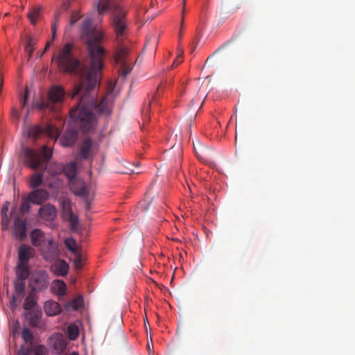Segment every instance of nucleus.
Wrapping results in <instances>:
<instances>
[{"mask_svg":"<svg viewBox=\"0 0 355 355\" xmlns=\"http://www.w3.org/2000/svg\"><path fill=\"white\" fill-rule=\"evenodd\" d=\"M81 37L86 43L89 55V65L82 64L74 53V44H64L53 55V60L58 69L78 78L74 85L71 97H79L78 103L69 112L70 119L80 126L84 132H89L96 124V118L92 112L94 108L101 114H109V103L103 99L98 104L96 99L89 96L90 92L99 81V72L103 67L104 49L98 44L102 38L94 28L92 21L86 19L81 26Z\"/></svg>","mask_w":355,"mask_h":355,"instance_id":"obj_1","label":"nucleus"},{"mask_svg":"<svg viewBox=\"0 0 355 355\" xmlns=\"http://www.w3.org/2000/svg\"><path fill=\"white\" fill-rule=\"evenodd\" d=\"M128 6L122 1L112 0V62L118 77L112 80V94L119 90L132 72L134 62L130 56L131 42L129 38L131 21L128 17Z\"/></svg>","mask_w":355,"mask_h":355,"instance_id":"obj_2","label":"nucleus"},{"mask_svg":"<svg viewBox=\"0 0 355 355\" xmlns=\"http://www.w3.org/2000/svg\"><path fill=\"white\" fill-rule=\"evenodd\" d=\"M52 151L44 146L41 152L38 153L30 148H25L24 156L26 163L33 169L40 168V173H33L30 178V187L33 189H38L43 182V175L46 168V163L51 159Z\"/></svg>","mask_w":355,"mask_h":355,"instance_id":"obj_3","label":"nucleus"},{"mask_svg":"<svg viewBox=\"0 0 355 355\" xmlns=\"http://www.w3.org/2000/svg\"><path fill=\"white\" fill-rule=\"evenodd\" d=\"M65 94V90L62 86L53 85L49 90L47 100L40 101L37 103V107L41 110L45 109L53 110L55 104L63 102Z\"/></svg>","mask_w":355,"mask_h":355,"instance_id":"obj_4","label":"nucleus"},{"mask_svg":"<svg viewBox=\"0 0 355 355\" xmlns=\"http://www.w3.org/2000/svg\"><path fill=\"white\" fill-rule=\"evenodd\" d=\"M49 282L50 278L46 271L37 270L32 275L29 286L33 291H42L48 288Z\"/></svg>","mask_w":355,"mask_h":355,"instance_id":"obj_5","label":"nucleus"},{"mask_svg":"<svg viewBox=\"0 0 355 355\" xmlns=\"http://www.w3.org/2000/svg\"><path fill=\"white\" fill-rule=\"evenodd\" d=\"M60 202L63 219L70 223L72 229H76L78 225V218L72 212L70 200L67 198L63 197L60 199Z\"/></svg>","mask_w":355,"mask_h":355,"instance_id":"obj_6","label":"nucleus"},{"mask_svg":"<svg viewBox=\"0 0 355 355\" xmlns=\"http://www.w3.org/2000/svg\"><path fill=\"white\" fill-rule=\"evenodd\" d=\"M67 340L61 333L53 334L49 338V345L56 354L62 353L67 347Z\"/></svg>","mask_w":355,"mask_h":355,"instance_id":"obj_7","label":"nucleus"},{"mask_svg":"<svg viewBox=\"0 0 355 355\" xmlns=\"http://www.w3.org/2000/svg\"><path fill=\"white\" fill-rule=\"evenodd\" d=\"M42 132H44L47 136L51 139H56L59 135V130L52 125H48L44 130L40 127L35 125L30 127L28 131V137L37 138Z\"/></svg>","mask_w":355,"mask_h":355,"instance_id":"obj_8","label":"nucleus"},{"mask_svg":"<svg viewBox=\"0 0 355 355\" xmlns=\"http://www.w3.org/2000/svg\"><path fill=\"white\" fill-rule=\"evenodd\" d=\"M47 245L42 249V254L46 261H51L60 255L58 244L53 239H48Z\"/></svg>","mask_w":355,"mask_h":355,"instance_id":"obj_9","label":"nucleus"},{"mask_svg":"<svg viewBox=\"0 0 355 355\" xmlns=\"http://www.w3.org/2000/svg\"><path fill=\"white\" fill-rule=\"evenodd\" d=\"M95 153V147L93 141L87 138L84 139L80 146L78 157L82 159H89Z\"/></svg>","mask_w":355,"mask_h":355,"instance_id":"obj_10","label":"nucleus"},{"mask_svg":"<svg viewBox=\"0 0 355 355\" xmlns=\"http://www.w3.org/2000/svg\"><path fill=\"white\" fill-rule=\"evenodd\" d=\"M12 234L13 237L19 240H23L26 236V223L24 219L17 217L14 220Z\"/></svg>","mask_w":355,"mask_h":355,"instance_id":"obj_11","label":"nucleus"},{"mask_svg":"<svg viewBox=\"0 0 355 355\" xmlns=\"http://www.w3.org/2000/svg\"><path fill=\"white\" fill-rule=\"evenodd\" d=\"M57 209L54 205L47 203L40 208L38 214L42 220L51 222L57 217Z\"/></svg>","mask_w":355,"mask_h":355,"instance_id":"obj_12","label":"nucleus"},{"mask_svg":"<svg viewBox=\"0 0 355 355\" xmlns=\"http://www.w3.org/2000/svg\"><path fill=\"white\" fill-rule=\"evenodd\" d=\"M49 193L44 189H33L28 195L30 201L35 205H41L49 199Z\"/></svg>","mask_w":355,"mask_h":355,"instance_id":"obj_13","label":"nucleus"},{"mask_svg":"<svg viewBox=\"0 0 355 355\" xmlns=\"http://www.w3.org/2000/svg\"><path fill=\"white\" fill-rule=\"evenodd\" d=\"M25 280L16 279L14 283L16 295H12L10 302V307L14 310L17 307V297H21L25 291Z\"/></svg>","mask_w":355,"mask_h":355,"instance_id":"obj_14","label":"nucleus"},{"mask_svg":"<svg viewBox=\"0 0 355 355\" xmlns=\"http://www.w3.org/2000/svg\"><path fill=\"white\" fill-rule=\"evenodd\" d=\"M70 189L71 191L78 196L87 198L88 191L85 183L80 180H73L70 182Z\"/></svg>","mask_w":355,"mask_h":355,"instance_id":"obj_15","label":"nucleus"},{"mask_svg":"<svg viewBox=\"0 0 355 355\" xmlns=\"http://www.w3.org/2000/svg\"><path fill=\"white\" fill-rule=\"evenodd\" d=\"M34 254V249L32 248L31 246L26 245V244H21L18 250V259L19 262L21 264L22 263H27L29 261V259L33 256Z\"/></svg>","mask_w":355,"mask_h":355,"instance_id":"obj_16","label":"nucleus"},{"mask_svg":"<svg viewBox=\"0 0 355 355\" xmlns=\"http://www.w3.org/2000/svg\"><path fill=\"white\" fill-rule=\"evenodd\" d=\"M78 130L76 128H71L67 130L60 139V142L63 146H71L75 144L78 139Z\"/></svg>","mask_w":355,"mask_h":355,"instance_id":"obj_17","label":"nucleus"},{"mask_svg":"<svg viewBox=\"0 0 355 355\" xmlns=\"http://www.w3.org/2000/svg\"><path fill=\"white\" fill-rule=\"evenodd\" d=\"M31 243L35 247H42L48 241L45 234L40 229H34L30 234Z\"/></svg>","mask_w":355,"mask_h":355,"instance_id":"obj_18","label":"nucleus"},{"mask_svg":"<svg viewBox=\"0 0 355 355\" xmlns=\"http://www.w3.org/2000/svg\"><path fill=\"white\" fill-rule=\"evenodd\" d=\"M51 270L57 276H65L69 271V265L64 260H58L51 266Z\"/></svg>","mask_w":355,"mask_h":355,"instance_id":"obj_19","label":"nucleus"},{"mask_svg":"<svg viewBox=\"0 0 355 355\" xmlns=\"http://www.w3.org/2000/svg\"><path fill=\"white\" fill-rule=\"evenodd\" d=\"M112 170L115 173L119 174H131V173H139V172L135 171V169L130 168L128 165L123 164L121 160L118 158L114 159V162L112 164Z\"/></svg>","mask_w":355,"mask_h":355,"instance_id":"obj_20","label":"nucleus"},{"mask_svg":"<svg viewBox=\"0 0 355 355\" xmlns=\"http://www.w3.org/2000/svg\"><path fill=\"white\" fill-rule=\"evenodd\" d=\"M42 311L39 309H33L25 313V317L28 324L33 327H37L41 322Z\"/></svg>","mask_w":355,"mask_h":355,"instance_id":"obj_21","label":"nucleus"},{"mask_svg":"<svg viewBox=\"0 0 355 355\" xmlns=\"http://www.w3.org/2000/svg\"><path fill=\"white\" fill-rule=\"evenodd\" d=\"M44 311L48 316H54L59 314L62 309L58 302L53 300H48L44 305Z\"/></svg>","mask_w":355,"mask_h":355,"instance_id":"obj_22","label":"nucleus"},{"mask_svg":"<svg viewBox=\"0 0 355 355\" xmlns=\"http://www.w3.org/2000/svg\"><path fill=\"white\" fill-rule=\"evenodd\" d=\"M115 350L117 352H121L129 348L126 338L123 333H119L114 338Z\"/></svg>","mask_w":355,"mask_h":355,"instance_id":"obj_23","label":"nucleus"},{"mask_svg":"<svg viewBox=\"0 0 355 355\" xmlns=\"http://www.w3.org/2000/svg\"><path fill=\"white\" fill-rule=\"evenodd\" d=\"M59 171H62L65 175L69 178L70 182L76 179V164L75 162H70L64 166H59Z\"/></svg>","mask_w":355,"mask_h":355,"instance_id":"obj_24","label":"nucleus"},{"mask_svg":"<svg viewBox=\"0 0 355 355\" xmlns=\"http://www.w3.org/2000/svg\"><path fill=\"white\" fill-rule=\"evenodd\" d=\"M51 291L56 295L64 296L67 291V285L62 280H55L52 283Z\"/></svg>","mask_w":355,"mask_h":355,"instance_id":"obj_25","label":"nucleus"},{"mask_svg":"<svg viewBox=\"0 0 355 355\" xmlns=\"http://www.w3.org/2000/svg\"><path fill=\"white\" fill-rule=\"evenodd\" d=\"M16 275H17V279H26L29 275V268L27 263H18L16 266Z\"/></svg>","mask_w":355,"mask_h":355,"instance_id":"obj_26","label":"nucleus"},{"mask_svg":"<svg viewBox=\"0 0 355 355\" xmlns=\"http://www.w3.org/2000/svg\"><path fill=\"white\" fill-rule=\"evenodd\" d=\"M67 334L71 340H75L79 336V328L75 324H69L67 328Z\"/></svg>","mask_w":355,"mask_h":355,"instance_id":"obj_27","label":"nucleus"},{"mask_svg":"<svg viewBox=\"0 0 355 355\" xmlns=\"http://www.w3.org/2000/svg\"><path fill=\"white\" fill-rule=\"evenodd\" d=\"M42 10L41 6H36L31 9L28 15V17L32 24H35L38 17H40V12Z\"/></svg>","mask_w":355,"mask_h":355,"instance_id":"obj_28","label":"nucleus"},{"mask_svg":"<svg viewBox=\"0 0 355 355\" xmlns=\"http://www.w3.org/2000/svg\"><path fill=\"white\" fill-rule=\"evenodd\" d=\"M36 304V300L35 299V296L33 294L28 295L24 302L23 307L27 311L33 310V307Z\"/></svg>","mask_w":355,"mask_h":355,"instance_id":"obj_29","label":"nucleus"},{"mask_svg":"<svg viewBox=\"0 0 355 355\" xmlns=\"http://www.w3.org/2000/svg\"><path fill=\"white\" fill-rule=\"evenodd\" d=\"M110 6V0H100L98 3V11L100 14H104L109 11Z\"/></svg>","mask_w":355,"mask_h":355,"instance_id":"obj_30","label":"nucleus"},{"mask_svg":"<svg viewBox=\"0 0 355 355\" xmlns=\"http://www.w3.org/2000/svg\"><path fill=\"white\" fill-rule=\"evenodd\" d=\"M151 101H148V103H146L142 108V116H143V120H144V124L143 126H144L149 121L150 119V110L151 107Z\"/></svg>","mask_w":355,"mask_h":355,"instance_id":"obj_31","label":"nucleus"},{"mask_svg":"<svg viewBox=\"0 0 355 355\" xmlns=\"http://www.w3.org/2000/svg\"><path fill=\"white\" fill-rule=\"evenodd\" d=\"M21 338L26 343L32 344L33 342V333L27 327H24L21 331Z\"/></svg>","mask_w":355,"mask_h":355,"instance_id":"obj_32","label":"nucleus"},{"mask_svg":"<svg viewBox=\"0 0 355 355\" xmlns=\"http://www.w3.org/2000/svg\"><path fill=\"white\" fill-rule=\"evenodd\" d=\"M36 44V40L32 37H28L27 40L26 45V51L29 54V56L31 55L32 53L34 51V46Z\"/></svg>","mask_w":355,"mask_h":355,"instance_id":"obj_33","label":"nucleus"},{"mask_svg":"<svg viewBox=\"0 0 355 355\" xmlns=\"http://www.w3.org/2000/svg\"><path fill=\"white\" fill-rule=\"evenodd\" d=\"M59 17H60V12H58L55 17L54 20L53 21L51 24V33L53 39L55 37L58 24L59 22Z\"/></svg>","mask_w":355,"mask_h":355,"instance_id":"obj_34","label":"nucleus"},{"mask_svg":"<svg viewBox=\"0 0 355 355\" xmlns=\"http://www.w3.org/2000/svg\"><path fill=\"white\" fill-rule=\"evenodd\" d=\"M10 218L8 215H1V229L7 230L9 227Z\"/></svg>","mask_w":355,"mask_h":355,"instance_id":"obj_35","label":"nucleus"},{"mask_svg":"<svg viewBox=\"0 0 355 355\" xmlns=\"http://www.w3.org/2000/svg\"><path fill=\"white\" fill-rule=\"evenodd\" d=\"M31 201L28 199L27 200H24L21 202V207H20V210L21 212H28L31 208Z\"/></svg>","mask_w":355,"mask_h":355,"instance_id":"obj_36","label":"nucleus"},{"mask_svg":"<svg viewBox=\"0 0 355 355\" xmlns=\"http://www.w3.org/2000/svg\"><path fill=\"white\" fill-rule=\"evenodd\" d=\"M83 300L81 297H77L72 300L71 306L73 309L77 310L83 306Z\"/></svg>","mask_w":355,"mask_h":355,"instance_id":"obj_37","label":"nucleus"},{"mask_svg":"<svg viewBox=\"0 0 355 355\" xmlns=\"http://www.w3.org/2000/svg\"><path fill=\"white\" fill-rule=\"evenodd\" d=\"M34 355H47L46 348L42 345H37L33 349Z\"/></svg>","mask_w":355,"mask_h":355,"instance_id":"obj_38","label":"nucleus"},{"mask_svg":"<svg viewBox=\"0 0 355 355\" xmlns=\"http://www.w3.org/2000/svg\"><path fill=\"white\" fill-rule=\"evenodd\" d=\"M33 352V349L32 348L21 345L19 350V355H31Z\"/></svg>","mask_w":355,"mask_h":355,"instance_id":"obj_39","label":"nucleus"},{"mask_svg":"<svg viewBox=\"0 0 355 355\" xmlns=\"http://www.w3.org/2000/svg\"><path fill=\"white\" fill-rule=\"evenodd\" d=\"M65 245H67V248L70 251H71L73 252H74L76 251V248L73 247L74 245H76V242H75L74 240H73V239H71V240L67 239L65 241Z\"/></svg>","mask_w":355,"mask_h":355,"instance_id":"obj_40","label":"nucleus"},{"mask_svg":"<svg viewBox=\"0 0 355 355\" xmlns=\"http://www.w3.org/2000/svg\"><path fill=\"white\" fill-rule=\"evenodd\" d=\"M10 202L8 201H6L4 202L1 210V215H8V211L9 209Z\"/></svg>","mask_w":355,"mask_h":355,"instance_id":"obj_41","label":"nucleus"},{"mask_svg":"<svg viewBox=\"0 0 355 355\" xmlns=\"http://www.w3.org/2000/svg\"><path fill=\"white\" fill-rule=\"evenodd\" d=\"M27 99H28V92H27V90H26L24 94V96H23V98L21 100V107L22 108H24L26 104V102H27Z\"/></svg>","mask_w":355,"mask_h":355,"instance_id":"obj_42","label":"nucleus"},{"mask_svg":"<svg viewBox=\"0 0 355 355\" xmlns=\"http://www.w3.org/2000/svg\"><path fill=\"white\" fill-rule=\"evenodd\" d=\"M79 19V17L76 14H73L70 18V24L73 26Z\"/></svg>","mask_w":355,"mask_h":355,"instance_id":"obj_43","label":"nucleus"},{"mask_svg":"<svg viewBox=\"0 0 355 355\" xmlns=\"http://www.w3.org/2000/svg\"><path fill=\"white\" fill-rule=\"evenodd\" d=\"M182 60H183L182 56L181 55H180L178 57L176 58L175 60L173 62L171 67H173L174 66L179 64L180 63H181L182 62Z\"/></svg>","mask_w":355,"mask_h":355,"instance_id":"obj_44","label":"nucleus"},{"mask_svg":"<svg viewBox=\"0 0 355 355\" xmlns=\"http://www.w3.org/2000/svg\"><path fill=\"white\" fill-rule=\"evenodd\" d=\"M19 322H18V321H16V322L14 323V324H13V326H12V330H11L12 334H13V336H15V334L17 333V328H18V327H19Z\"/></svg>","mask_w":355,"mask_h":355,"instance_id":"obj_45","label":"nucleus"},{"mask_svg":"<svg viewBox=\"0 0 355 355\" xmlns=\"http://www.w3.org/2000/svg\"><path fill=\"white\" fill-rule=\"evenodd\" d=\"M230 43V41L226 42L225 44H224L223 45H222L220 47H219L213 54L211 56L214 55L215 54H216L217 53H218L219 51H220L222 49H223L226 46H227Z\"/></svg>","mask_w":355,"mask_h":355,"instance_id":"obj_46","label":"nucleus"},{"mask_svg":"<svg viewBox=\"0 0 355 355\" xmlns=\"http://www.w3.org/2000/svg\"><path fill=\"white\" fill-rule=\"evenodd\" d=\"M85 198V210L89 211L90 209V202L87 198Z\"/></svg>","mask_w":355,"mask_h":355,"instance_id":"obj_47","label":"nucleus"},{"mask_svg":"<svg viewBox=\"0 0 355 355\" xmlns=\"http://www.w3.org/2000/svg\"><path fill=\"white\" fill-rule=\"evenodd\" d=\"M117 320L119 321V324H120V323L122 322V314L120 312L117 314Z\"/></svg>","mask_w":355,"mask_h":355,"instance_id":"obj_48","label":"nucleus"},{"mask_svg":"<svg viewBox=\"0 0 355 355\" xmlns=\"http://www.w3.org/2000/svg\"><path fill=\"white\" fill-rule=\"evenodd\" d=\"M51 42H48V43L46 44L45 49H44V51L42 52V55L45 53V51H46L49 48V46H51Z\"/></svg>","mask_w":355,"mask_h":355,"instance_id":"obj_49","label":"nucleus"},{"mask_svg":"<svg viewBox=\"0 0 355 355\" xmlns=\"http://www.w3.org/2000/svg\"><path fill=\"white\" fill-rule=\"evenodd\" d=\"M4 286L6 287V294H8V282L4 283Z\"/></svg>","mask_w":355,"mask_h":355,"instance_id":"obj_50","label":"nucleus"},{"mask_svg":"<svg viewBox=\"0 0 355 355\" xmlns=\"http://www.w3.org/2000/svg\"><path fill=\"white\" fill-rule=\"evenodd\" d=\"M12 115L15 116L16 117H18V112L16 110H13Z\"/></svg>","mask_w":355,"mask_h":355,"instance_id":"obj_51","label":"nucleus"},{"mask_svg":"<svg viewBox=\"0 0 355 355\" xmlns=\"http://www.w3.org/2000/svg\"><path fill=\"white\" fill-rule=\"evenodd\" d=\"M154 5H155V2H154V1H153V0H151V2H150V6H151V7H153V6H154Z\"/></svg>","mask_w":355,"mask_h":355,"instance_id":"obj_52","label":"nucleus"},{"mask_svg":"<svg viewBox=\"0 0 355 355\" xmlns=\"http://www.w3.org/2000/svg\"><path fill=\"white\" fill-rule=\"evenodd\" d=\"M69 355H79V354L77 352H73L71 353Z\"/></svg>","mask_w":355,"mask_h":355,"instance_id":"obj_53","label":"nucleus"},{"mask_svg":"<svg viewBox=\"0 0 355 355\" xmlns=\"http://www.w3.org/2000/svg\"><path fill=\"white\" fill-rule=\"evenodd\" d=\"M197 46V44L195 45V46H193V49L192 51H194V49H196V46Z\"/></svg>","mask_w":355,"mask_h":355,"instance_id":"obj_54","label":"nucleus"},{"mask_svg":"<svg viewBox=\"0 0 355 355\" xmlns=\"http://www.w3.org/2000/svg\"><path fill=\"white\" fill-rule=\"evenodd\" d=\"M183 4H184V6H185V0H184Z\"/></svg>","mask_w":355,"mask_h":355,"instance_id":"obj_55","label":"nucleus"}]
</instances>
